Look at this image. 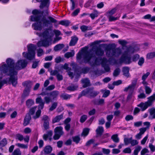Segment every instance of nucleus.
Wrapping results in <instances>:
<instances>
[{"label":"nucleus","instance_id":"nucleus-1","mask_svg":"<svg viewBox=\"0 0 155 155\" xmlns=\"http://www.w3.org/2000/svg\"><path fill=\"white\" fill-rule=\"evenodd\" d=\"M6 62L7 65L4 64L0 67V89L5 83V81H1L3 73L10 76L9 82L15 86L17 84V79L16 76L17 74V71L25 68L27 64L26 60H22L18 61L15 64L14 61L10 58L7 59Z\"/></svg>","mask_w":155,"mask_h":155},{"label":"nucleus","instance_id":"nucleus-2","mask_svg":"<svg viewBox=\"0 0 155 155\" xmlns=\"http://www.w3.org/2000/svg\"><path fill=\"white\" fill-rule=\"evenodd\" d=\"M82 56L83 57L84 62L89 63L92 66H95L100 64V63L98 61V58H97L93 54L89 53L88 52L84 53L79 52L77 55V60L81 59Z\"/></svg>","mask_w":155,"mask_h":155},{"label":"nucleus","instance_id":"nucleus-3","mask_svg":"<svg viewBox=\"0 0 155 155\" xmlns=\"http://www.w3.org/2000/svg\"><path fill=\"white\" fill-rule=\"evenodd\" d=\"M27 48L28 53L23 52V55L25 58L31 60L35 58L36 46L33 44H30L28 45Z\"/></svg>","mask_w":155,"mask_h":155},{"label":"nucleus","instance_id":"nucleus-4","mask_svg":"<svg viewBox=\"0 0 155 155\" xmlns=\"http://www.w3.org/2000/svg\"><path fill=\"white\" fill-rule=\"evenodd\" d=\"M55 33L56 36H58L61 34V32L58 30H54L53 31L51 28H48L45 30L42 34L41 36L46 39H49L50 41Z\"/></svg>","mask_w":155,"mask_h":155},{"label":"nucleus","instance_id":"nucleus-5","mask_svg":"<svg viewBox=\"0 0 155 155\" xmlns=\"http://www.w3.org/2000/svg\"><path fill=\"white\" fill-rule=\"evenodd\" d=\"M131 50V48L129 47L124 52L119 59L120 63H124L127 64H129L132 62L130 56L129 55Z\"/></svg>","mask_w":155,"mask_h":155},{"label":"nucleus","instance_id":"nucleus-6","mask_svg":"<svg viewBox=\"0 0 155 155\" xmlns=\"http://www.w3.org/2000/svg\"><path fill=\"white\" fill-rule=\"evenodd\" d=\"M148 100L144 103L141 102L137 105L141 108V110L143 111L146 110L148 107L151 106L153 102L155 100V94H153L152 95L148 97Z\"/></svg>","mask_w":155,"mask_h":155},{"label":"nucleus","instance_id":"nucleus-7","mask_svg":"<svg viewBox=\"0 0 155 155\" xmlns=\"http://www.w3.org/2000/svg\"><path fill=\"white\" fill-rule=\"evenodd\" d=\"M34 23L32 25V27L34 29L37 30H41L44 26L47 25V20H34Z\"/></svg>","mask_w":155,"mask_h":155},{"label":"nucleus","instance_id":"nucleus-8","mask_svg":"<svg viewBox=\"0 0 155 155\" xmlns=\"http://www.w3.org/2000/svg\"><path fill=\"white\" fill-rule=\"evenodd\" d=\"M59 94V91L56 90L49 93V96H46L44 98L45 103L48 104L52 101V100L56 99Z\"/></svg>","mask_w":155,"mask_h":155},{"label":"nucleus","instance_id":"nucleus-9","mask_svg":"<svg viewBox=\"0 0 155 155\" xmlns=\"http://www.w3.org/2000/svg\"><path fill=\"white\" fill-rule=\"evenodd\" d=\"M54 134L53 136V138L54 140H58L64 134L63 128L61 126L56 127L54 129Z\"/></svg>","mask_w":155,"mask_h":155},{"label":"nucleus","instance_id":"nucleus-10","mask_svg":"<svg viewBox=\"0 0 155 155\" xmlns=\"http://www.w3.org/2000/svg\"><path fill=\"white\" fill-rule=\"evenodd\" d=\"M121 49L120 48H118L108 51L107 52V55L108 56L118 57L121 54Z\"/></svg>","mask_w":155,"mask_h":155},{"label":"nucleus","instance_id":"nucleus-11","mask_svg":"<svg viewBox=\"0 0 155 155\" xmlns=\"http://www.w3.org/2000/svg\"><path fill=\"white\" fill-rule=\"evenodd\" d=\"M83 92H86V95L94 97L98 94L100 92L98 91L94 90L92 88H88L84 90Z\"/></svg>","mask_w":155,"mask_h":155},{"label":"nucleus","instance_id":"nucleus-12","mask_svg":"<svg viewBox=\"0 0 155 155\" xmlns=\"http://www.w3.org/2000/svg\"><path fill=\"white\" fill-rule=\"evenodd\" d=\"M101 65L105 71L107 72H109L110 71V68L109 66V64L110 63L109 60H107L104 58L101 59Z\"/></svg>","mask_w":155,"mask_h":155},{"label":"nucleus","instance_id":"nucleus-13","mask_svg":"<svg viewBox=\"0 0 155 155\" xmlns=\"http://www.w3.org/2000/svg\"><path fill=\"white\" fill-rule=\"evenodd\" d=\"M91 51L94 52L97 56H102L104 54V51L101 48L96 46L92 47Z\"/></svg>","mask_w":155,"mask_h":155},{"label":"nucleus","instance_id":"nucleus-14","mask_svg":"<svg viewBox=\"0 0 155 155\" xmlns=\"http://www.w3.org/2000/svg\"><path fill=\"white\" fill-rule=\"evenodd\" d=\"M43 38L45 40L38 41L37 43L38 46V47H40L41 46L47 47L48 46L50 45L49 42L47 40H50L49 39H46L44 38L43 37Z\"/></svg>","mask_w":155,"mask_h":155},{"label":"nucleus","instance_id":"nucleus-15","mask_svg":"<svg viewBox=\"0 0 155 155\" xmlns=\"http://www.w3.org/2000/svg\"><path fill=\"white\" fill-rule=\"evenodd\" d=\"M36 102L37 103L39 104V105L38 106L39 108L41 109H43L45 103V101L44 102L43 101L41 97H38L36 99Z\"/></svg>","mask_w":155,"mask_h":155},{"label":"nucleus","instance_id":"nucleus-16","mask_svg":"<svg viewBox=\"0 0 155 155\" xmlns=\"http://www.w3.org/2000/svg\"><path fill=\"white\" fill-rule=\"evenodd\" d=\"M52 147L50 145L45 146L43 149L45 155L50 154L52 150Z\"/></svg>","mask_w":155,"mask_h":155},{"label":"nucleus","instance_id":"nucleus-17","mask_svg":"<svg viewBox=\"0 0 155 155\" xmlns=\"http://www.w3.org/2000/svg\"><path fill=\"white\" fill-rule=\"evenodd\" d=\"M92 102L95 105H102L104 104V100L102 99H94L92 100Z\"/></svg>","mask_w":155,"mask_h":155},{"label":"nucleus","instance_id":"nucleus-18","mask_svg":"<svg viewBox=\"0 0 155 155\" xmlns=\"http://www.w3.org/2000/svg\"><path fill=\"white\" fill-rule=\"evenodd\" d=\"M129 68L128 67H124L122 69V72L123 73V75L128 78L130 77V74L129 73Z\"/></svg>","mask_w":155,"mask_h":155},{"label":"nucleus","instance_id":"nucleus-19","mask_svg":"<svg viewBox=\"0 0 155 155\" xmlns=\"http://www.w3.org/2000/svg\"><path fill=\"white\" fill-rule=\"evenodd\" d=\"M83 84V87L84 88L90 85V81L87 78L82 79L81 80Z\"/></svg>","mask_w":155,"mask_h":155},{"label":"nucleus","instance_id":"nucleus-20","mask_svg":"<svg viewBox=\"0 0 155 155\" xmlns=\"http://www.w3.org/2000/svg\"><path fill=\"white\" fill-rule=\"evenodd\" d=\"M31 119L30 114H27L25 117L23 123V125L25 126H26L28 125L30 122V120Z\"/></svg>","mask_w":155,"mask_h":155},{"label":"nucleus","instance_id":"nucleus-21","mask_svg":"<svg viewBox=\"0 0 155 155\" xmlns=\"http://www.w3.org/2000/svg\"><path fill=\"white\" fill-rule=\"evenodd\" d=\"M78 40V38L76 36L72 37L69 43V45L71 46L75 45L76 44Z\"/></svg>","mask_w":155,"mask_h":155},{"label":"nucleus","instance_id":"nucleus-22","mask_svg":"<svg viewBox=\"0 0 155 155\" xmlns=\"http://www.w3.org/2000/svg\"><path fill=\"white\" fill-rule=\"evenodd\" d=\"M60 97L63 100H67L70 99L72 95L66 93H64L60 95Z\"/></svg>","mask_w":155,"mask_h":155},{"label":"nucleus","instance_id":"nucleus-23","mask_svg":"<svg viewBox=\"0 0 155 155\" xmlns=\"http://www.w3.org/2000/svg\"><path fill=\"white\" fill-rule=\"evenodd\" d=\"M63 119V115L62 114L58 115L53 118L52 120L53 123H54L59 122L60 120Z\"/></svg>","mask_w":155,"mask_h":155},{"label":"nucleus","instance_id":"nucleus-24","mask_svg":"<svg viewBox=\"0 0 155 155\" xmlns=\"http://www.w3.org/2000/svg\"><path fill=\"white\" fill-rule=\"evenodd\" d=\"M23 84L24 87H25V89L26 90L30 91L31 87V84L30 82L26 81L23 83Z\"/></svg>","mask_w":155,"mask_h":155},{"label":"nucleus","instance_id":"nucleus-25","mask_svg":"<svg viewBox=\"0 0 155 155\" xmlns=\"http://www.w3.org/2000/svg\"><path fill=\"white\" fill-rule=\"evenodd\" d=\"M64 47V45L63 44H59L56 45L54 47V50L55 51H57L61 50Z\"/></svg>","mask_w":155,"mask_h":155},{"label":"nucleus","instance_id":"nucleus-26","mask_svg":"<svg viewBox=\"0 0 155 155\" xmlns=\"http://www.w3.org/2000/svg\"><path fill=\"white\" fill-rule=\"evenodd\" d=\"M104 132V129L102 127H99L96 130V132L97 135L101 136Z\"/></svg>","mask_w":155,"mask_h":155},{"label":"nucleus","instance_id":"nucleus-27","mask_svg":"<svg viewBox=\"0 0 155 155\" xmlns=\"http://www.w3.org/2000/svg\"><path fill=\"white\" fill-rule=\"evenodd\" d=\"M134 88L129 85L128 87H125L124 91H129V93L132 94L134 91Z\"/></svg>","mask_w":155,"mask_h":155},{"label":"nucleus","instance_id":"nucleus-28","mask_svg":"<svg viewBox=\"0 0 155 155\" xmlns=\"http://www.w3.org/2000/svg\"><path fill=\"white\" fill-rule=\"evenodd\" d=\"M74 55V51L73 50L71 52H68L64 54V57L67 58L73 56Z\"/></svg>","mask_w":155,"mask_h":155},{"label":"nucleus","instance_id":"nucleus-29","mask_svg":"<svg viewBox=\"0 0 155 155\" xmlns=\"http://www.w3.org/2000/svg\"><path fill=\"white\" fill-rule=\"evenodd\" d=\"M111 138L115 143H118L119 141V139L118 137V135L117 134L113 135L112 136Z\"/></svg>","mask_w":155,"mask_h":155},{"label":"nucleus","instance_id":"nucleus-30","mask_svg":"<svg viewBox=\"0 0 155 155\" xmlns=\"http://www.w3.org/2000/svg\"><path fill=\"white\" fill-rule=\"evenodd\" d=\"M70 23V22L68 20H67L61 21H60L59 22V24L65 26H68Z\"/></svg>","mask_w":155,"mask_h":155},{"label":"nucleus","instance_id":"nucleus-31","mask_svg":"<svg viewBox=\"0 0 155 155\" xmlns=\"http://www.w3.org/2000/svg\"><path fill=\"white\" fill-rule=\"evenodd\" d=\"M12 155H21V152L19 149L17 148L14 150Z\"/></svg>","mask_w":155,"mask_h":155},{"label":"nucleus","instance_id":"nucleus-32","mask_svg":"<svg viewBox=\"0 0 155 155\" xmlns=\"http://www.w3.org/2000/svg\"><path fill=\"white\" fill-rule=\"evenodd\" d=\"M78 87L77 85H72L68 87L67 89L68 90L73 91L76 90Z\"/></svg>","mask_w":155,"mask_h":155},{"label":"nucleus","instance_id":"nucleus-33","mask_svg":"<svg viewBox=\"0 0 155 155\" xmlns=\"http://www.w3.org/2000/svg\"><path fill=\"white\" fill-rule=\"evenodd\" d=\"M132 137L129 138L125 137L124 139V142L125 145H128L129 143H130Z\"/></svg>","mask_w":155,"mask_h":155},{"label":"nucleus","instance_id":"nucleus-34","mask_svg":"<svg viewBox=\"0 0 155 155\" xmlns=\"http://www.w3.org/2000/svg\"><path fill=\"white\" fill-rule=\"evenodd\" d=\"M155 57V52H150L147 54V58L148 59L152 58Z\"/></svg>","mask_w":155,"mask_h":155},{"label":"nucleus","instance_id":"nucleus-35","mask_svg":"<svg viewBox=\"0 0 155 155\" xmlns=\"http://www.w3.org/2000/svg\"><path fill=\"white\" fill-rule=\"evenodd\" d=\"M101 92L104 93L102 97H107L110 94V91L109 90L105 91H104L103 90H101Z\"/></svg>","mask_w":155,"mask_h":155},{"label":"nucleus","instance_id":"nucleus-36","mask_svg":"<svg viewBox=\"0 0 155 155\" xmlns=\"http://www.w3.org/2000/svg\"><path fill=\"white\" fill-rule=\"evenodd\" d=\"M116 12V9L114 8L111 10L108 11L106 13L107 15L108 16L110 17Z\"/></svg>","mask_w":155,"mask_h":155},{"label":"nucleus","instance_id":"nucleus-37","mask_svg":"<svg viewBox=\"0 0 155 155\" xmlns=\"http://www.w3.org/2000/svg\"><path fill=\"white\" fill-rule=\"evenodd\" d=\"M89 131V129L87 128H86L84 129L83 131V132L81 134L82 136L84 137L86 136L88 134Z\"/></svg>","mask_w":155,"mask_h":155},{"label":"nucleus","instance_id":"nucleus-38","mask_svg":"<svg viewBox=\"0 0 155 155\" xmlns=\"http://www.w3.org/2000/svg\"><path fill=\"white\" fill-rule=\"evenodd\" d=\"M150 115L152 116L153 118L155 119V108H151L149 110Z\"/></svg>","mask_w":155,"mask_h":155},{"label":"nucleus","instance_id":"nucleus-39","mask_svg":"<svg viewBox=\"0 0 155 155\" xmlns=\"http://www.w3.org/2000/svg\"><path fill=\"white\" fill-rule=\"evenodd\" d=\"M7 143V141L6 138L3 139L0 141V146L2 147L5 146Z\"/></svg>","mask_w":155,"mask_h":155},{"label":"nucleus","instance_id":"nucleus-40","mask_svg":"<svg viewBox=\"0 0 155 155\" xmlns=\"http://www.w3.org/2000/svg\"><path fill=\"white\" fill-rule=\"evenodd\" d=\"M120 69L119 68H116L114 71L113 73V76L114 77L117 76L120 72Z\"/></svg>","mask_w":155,"mask_h":155},{"label":"nucleus","instance_id":"nucleus-41","mask_svg":"<svg viewBox=\"0 0 155 155\" xmlns=\"http://www.w3.org/2000/svg\"><path fill=\"white\" fill-rule=\"evenodd\" d=\"M58 105V103L57 102H54L53 103L51 106L50 107V108L49 109V111H52L53 110H54V109H55L56 107H57Z\"/></svg>","mask_w":155,"mask_h":155},{"label":"nucleus","instance_id":"nucleus-42","mask_svg":"<svg viewBox=\"0 0 155 155\" xmlns=\"http://www.w3.org/2000/svg\"><path fill=\"white\" fill-rule=\"evenodd\" d=\"M141 148V147L140 146H137L134 151V155H138V152L140 150Z\"/></svg>","mask_w":155,"mask_h":155},{"label":"nucleus","instance_id":"nucleus-43","mask_svg":"<svg viewBox=\"0 0 155 155\" xmlns=\"http://www.w3.org/2000/svg\"><path fill=\"white\" fill-rule=\"evenodd\" d=\"M34 104L33 101L31 99H28L26 101L27 106L29 107L31 106Z\"/></svg>","mask_w":155,"mask_h":155},{"label":"nucleus","instance_id":"nucleus-44","mask_svg":"<svg viewBox=\"0 0 155 155\" xmlns=\"http://www.w3.org/2000/svg\"><path fill=\"white\" fill-rule=\"evenodd\" d=\"M72 139L73 141L77 144L81 140L79 136L73 137H72Z\"/></svg>","mask_w":155,"mask_h":155},{"label":"nucleus","instance_id":"nucleus-45","mask_svg":"<svg viewBox=\"0 0 155 155\" xmlns=\"http://www.w3.org/2000/svg\"><path fill=\"white\" fill-rule=\"evenodd\" d=\"M118 42L122 46H124L127 44V42L124 40H119Z\"/></svg>","mask_w":155,"mask_h":155},{"label":"nucleus","instance_id":"nucleus-46","mask_svg":"<svg viewBox=\"0 0 155 155\" xmlns=\"http://www.w3.org/2000/svg\"><path fill=\"white\" fill-rule=\"evenodd\" d=\"M16 145L19 147L24 149H27L28 147L27 145L21 143H16Z\"/></svg>","mask_w":155,"mask_h":155},{"label":"nucleus","instance_id":"nucleus-47","mask_svg":"<svg viewBox=\"0 0 155 155\" xmlns=\"http://www.w3.org/2000/svg\"><path fill=\"white\" fill-rule=\"evenodd\" d=\"M143 18L146 19H155V16H153L151 17V16L150 14H147L145 15Z\"/></svg>","mask_w":155,"mask_h":155},{"label":"nucleus","instance_id":"nucleus-48","mask_svg":"<svg viewBox=\"0 0 155 155\" xmlns=\"http://www.w3.org/2000/svg\"><path fill=\"white\" fill-rule=\"evenodd\" d=\"M87 116L86 115H84L81 116L80 119V122L83 123L87 119Z\"/></svg>","mask_w":155,"mask_h":155},{"label":"nucleus","instance_id":"nucleus-49","mask_svg":"<svg viewBox=\"0 0 155 155\" xmlns=\"http://www.w3.org/2000/svg\"><path fill=\"white\" fill-rule=\"evenodd\" d=\"M145 87L146 93L147 94H150L152 91V90L151 88L149 87L147 85L145 86Z\"/></svg>","mask_w":155,"mask_h":155},{"label":"nucleus","instance_id":"nucleus-50","mask_svg":"<svg viewBox=\"0 0 155 155\" xmlns=\"http://www.w3.org/2000/svg\"><path fill=\"white\" fill-rule=\"evenodd\" d=\"M38 110H37V111L36 112V113L35 116L34 117V118L35 119L38 118L40 115L41 112V110L42 109H39V107H38Z\"/></svg>","mask_w":155,"mask_h":155},{"label":"nucleus","instance_id":"nucleus-51","mask_svg":"<svg viewBox=\"0 0 155 155\" xmlns=\"http://www.w3.org/2000/svg\"><path fill=\"white\" fill-rule=\"evenodd\" d=\"M55 87V86L54 84H52L49 85L48 87H47L45 88V90L46 91H50L51 90H54Z\"/></svg>","mask_w":155,"mask_h":155},{"label":"nucleus","instance_id":"nucleus-52","mask_svg":"<svg viewBox=\"0 0 155 155\" xmlns=\"http://www.w3.org/2000/svg\"><path fill=\"white\" fill-rule=\"evenodd\" d=\"M16 139L20 141H22L24 139V137L21 134H18L16 135Z\"/></svg>","mask_w":155,"mask_h":155},{"label":"nucleus","instance_id":"nucleus-53","mask_svg":"<svg viewBox=\"0 0 155 155\" xmlns=\"http://www.w3.org/2000/svg\"><path fill=\"white\" fill-rule=\"evenodd\" d=\"M42 120L44 121V122H48L49 119L47 116L45 115L43 116Z\"/></svg>","mask_w":155,"mask_h":155},{"label":"nucleus","instance_id":"nucleus-54","mask_svg":"<svg viewBox=\"0 0 155 155\" xmlns=\"http://www.w3.org/2000/svg\"><path fill=\"white\" fill-rule=\"evenodd\" d=\"M95 140L93 139H91L88 141H87L86 143V146H89L91 144H93Z\"/></svg>","mask_w":155,"mask_h":155},{"label":"nucleus","instance_id":"nucleus-55","mask_svg":"<svg viewBox=\"0 0 155 155\" xmlns=\"http://www.w3.org/2000/svg\"><path fill=\"white\" fill-rule=\"evenodd\" d=\"M138 143V142L136 140H131L130 144L132 146H134L137 145Z\"/></svg>","mask_w":155,"mask_h":155},{"label":"nucleus","instance_id":"nucleus-56","mask_svg":"<svg viewBox=\"0 0 155 155\" xmlns=\"http://www.w3.org/2000/svg\"><path fill=\"white\" fill-rule=\"evenodd\" d=\"M68 66V65L67 64L65 63L62 66V68L66 70L67 71H69L71 70V68L69 67Z\"/></svg>","mask_w":155,"mask_h":155},{"label":"nucleus","instance_id":"nucleus-57","mask_svg":"<svg viewBox=\"0 0 155 155\" xmlns=\"http://www.w3.org/2000/svg\"><path fill=\"white\" fill-rule=\"evenodd\" d=\"M37 107V106L31 108L29 111V114L31 115H33L35 112V111L36 110V109Z\"/></svg>","mask_w":155,"mask_h":155},{"label":"nucleus","instance_id":"nucleus-58","mask_svg":"<svg viewBox=\"0 0 155 155\" xmlns=\"http://www.w3.org/2000/svg\"><path fill=\"white\" fill-rule=\"evenodd\" d=\"M148 137V135L147 134L141 141V144L143 145L145 144L147 138Z\"/></svg>","mask_w":155,"mask_h":155},{"label":"nucleus","instance_id":"nucleus-59","mask_svg":"<svg viewBox=\"0 0 155 155\" xmlns=\"http://www.w3.org/2000/svg\"><path fill=\"white\" fill-rule=\"evenodd\" d=\"M144 62V59L143 58H141L138 62V64L140 66H142Z\"/></svg>","mask_w":155,"mask_h":155},{"label":"nucleus","instance_id":"nucleus-60","mask_svg":"<svg viewBox=\"0 0 155 155\" xmlns=\"http://www.w3.org/2000/svg\"><path fill=\"white\" fill-rule=\"evenodd\" d=\"M29 92L30 91H28L27 90H26V89H25L24 91L22 96L24 97H26L28 96L29 94Z\"/></svg>","mask_w":155,"mask_h":155},{"label":"nucleus","instance_id":"nucleus-61","mask_svg":"<svg viewBox=\"0 0 155 155\" xmlns=\"http://www.w3.org/2000/svg\"><path fill=\"white\" fill-rule=\"evenodd\" d=\"M139 55L138 54H135L132 57V61H136L139 59Z\"/></svg>","mask_w":155,"mask_h":155},{"label":"nucleus","instance_id":"nucleus-62","mask_svg":"<svg viewBox=\"0 0 155 155\" xmlns=\"http://www.w3.org/2000/svg\"><path fill=\"white\" fill-rule=\"evenodd\" d=\"M133 119V117L130 115H127L125 118V120L127 121H129L130 120H132Z\"/></svg>","mask_w":155,"mask_h":155},{"label":"nucleus","instance_id":"nucleus-63","mask_svg":"<svg viewBox=\"0 0 155 155\" xmlns=\"http://www.w3.org/2000/svg\"><path fill=\"white\" fill-rule=\"evenodd\" d=\"M88 27L85 25H83L80 28L83 32H84L87 30H89L88 29Z\"/></svg>","mask_w":155,"mask_h":155},{"label":"nucleus","instance_id":"nucleus-64","mask_svg":"<svg viewBox=\"0 0 155 155\" xmlns=\"http://www.w3.org/2000/svg\"><path fill=\"white\" fill-rule=\"evenodd\" d=\"M38 56L39 57L41 56L43 54V52L42 49L40 48L37 50Z\"/></svg>","mask_w":155,"mask_h":155}]
</instances>
